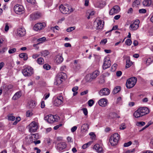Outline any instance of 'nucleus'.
Masks as SVG:
<instances>
[{
  "label": "nucleus",
  "mask_w": 153,
  "mask_h": 153,
  "mask_svg": "<svg viewBox=\"0 0 153 153\" xmlns=\"http://www.w3.org/2000/svg\"><path fill=\"white\" fill-rule=\"evenodd\" d=\"M149 112V110L146 107H140L134 113V116L136 118H138L144 116Z\"/></svg>",
  "instance_id": "nucleus-1"
},
{
  "label": "nucleus",
  "mask_w": 153,
  "mask_h": 153,
  "mask_svg": "<svg viewBox=\"0 0 153 153\" xmlns=\"http://www.w3.org/2000/svg\"><path fill=\"white\" fill-rule=\"evenodd\" d=\"M23 75L25 77H29L32 76L34 73L33 68L30 66L25 65L23 67L22 70Z\"/></svg>",
  "instance_id": "nucleus-2"
},
{
  "label": "nucleus",
  "mask_w": 153,
  "mask_h": 153,
  "mask_svg": "<svg viewBox=\"0 0 153 153\" xmlns=\"http://www.w3.org/2000/svg\"><path fill=\"white\" fill-rule=\"evenodd\" d=\"M59 9L61 12L64 14H69L74 11L73 8L68 5L61 4L59 6Z\"/></svg>",
  "instance_id": "nucleus-3"
},
{
  "label": "nucleus",
  "mask_w": 153,
  "mask_h": 153,
  "mask_svg": "<svg viewBox=\"0 0 153 153\" xmlns=\"http://www.w3.org/2000/svg\"><path fill=\"white\" fill-rule=\"evenodd\" d=\"M137 81L135 77H131L128 79L126 82V85L128 88H131L134 86Z\"/></svg>",
  "instance_id": "nucleus-4"
},
{
  "label": "nucleus",
  "mask_w": 153,
  "mask_h": 153,
  "mask_svg": "<svg viewBox=\"0 0 153 153\" xmlns=\"http://www.w3.org/2000/svg\"><path fill=\"white\" fill-rule=\"evenodd\" d=\"M120 136L117 133H115L112 135L110 137L109 142L112 146L116 145L119 140Z\"/></svg>",
  "instance_id": "nucleus-5"
},
{
  "label": "nucleus",
  "mask_w": 153,
  "mask_h": 153,
  "mask_svg": "<svg viewBox=\"0 0 153 153\" xmlns=\"http://www.w3.org/2000/svg\"><path fill=\"white\" fill-rule=\"evenodd\" d=\"M63 98L62 96H57L55 98L53 102V104L56 106H59L61 105L63 102Z\"/></svg>",
  "instance_id": "nucleus-6"
},
{
  "label": "nucleus",
  "mask_w": 153,
  "mask_h": 153,
  "mask_svg": "<svg viewBox=\"0 0 153 153\" xmlns=\"http://www.w3.org/2000/svg\"><path fill=\"white\" fill-rule=\"evenodd\" d=\"M56 116H53L51 114L46 116L44 117V119L47 121L49 123H52L55 121H57L58 119L56 118Z\"/></svg>",
  "instance_id": "nucleus-7"
},
{
  "label": "nucleus",
  "mask_w": 153,
  "mask_h": 153,
  "mask_svg": "<svg viewBox=\"0 0 153 153\" xmlns=\"http://www.w3.org/2000/svg\"><path fill=\"white\" fill-rule=\"evenodd\" d=\"M38 126L35 122H32L29 126V131L31 132H35L37 129Z\"/></svg>",
  "instance_id": "nucleus-8"
},
{
  "label": "nucleus",
  "mask_w": 153,
  "mask_h": 153,
  "mask_svg": "<svg viewBox=\"0 0 153 153\" xmlns=\"http://www.w3.org/2000/svg\"><path fill=\"white\" fill-rule=\"evenodd\" d=\"M14 10L16 14H19L24 11V8L22 5L16 4L14 7Z\"/></svg>",
  "instance_id": "nucleus-9"
},
{
  "label": "nucleus",
  "mask_w": 153,
  "mask_h": 153,
  "mask_svg": "<svg viewBox=\"0 0 153 153\" xmlns=\"http://www.w3.org/2000/svg\"><path fill=\"white\" fill-rule=\"evenodd\" d=\"M140 21L139 20L137 19L133 23L131 24L129 27L131 30H137L139 27Z\"/></svg>",
  "instance_id": "nucleus-10"
},
{
  "label": "nucleus",
  "mask_w": 153,
  "mask_h": 153,
  "mask_svg": "<svg viewBox=\"0 0 153 153\" xmlns=\"http://www.w3.org/2000/svg\"><path fill=\"white\" fill-rule=\"evenodd\" d=\"M46 26V24L44 22L39 23L36 24L33 27V29L36 31L40 30L44 28Z\"/></svg>",
  "instance_id": "nucleus-11"
},
{
  "label": "nucleus",
  "mask_w": 153,
  "mask_h": 153,
  "mask_svg": "<svg viewBox=\"0 0 153 153\" xmlns=\"http://www.w3.org/2000/svg\"><path fill=\"white\" fill-rule=\"evenodd\" d=\"M120 7L118 5H115L110 10L109 14L110 15L118 13L120 11Z\"/></svg>",
  "instance_id": "nucleus-12"
},
{
  "label": "nucleus",
  "mask_w": 153,
  "mask_h": 153,
  "mask_svg": "<svg viewBox=\"0 0 153 153\" xmlns=\"http://www.w3.org/2000/svg\"><path fill=\"white\" fill-rule=\"evenodd\" d=\"M110 93L109 90L107 88L102 89L99 92V94L101 96L108 95Z\"/></svg>",
  "instance_id": "nucleus-13"
},
{
  "label": "nucleus",
  "mask_w": 153,
  "mask_h": 153,
  "mask_svg": "<svg viewBox=\"0 0 153 153\" xmlns=\"http://www.w3.org/2000/svg\"><path fill=\"white\" fill-rule=\"evenodd\" d=\"M111 62L109 59L105 58L104 59V62L102 66L103 69L105 70L109 68L111 65Z\"/></svg>",
  "instance_id": "nucleus-14"
},
{
  "label": "nucleus",
  "mask_w": 153,
  "mask_h": 153,
  "mask_svg": "<svg viewBox=\"0 0 153 153\" xmlns=\"http://www.w3.org/2000/svg\"><path fill=\"white\" fill-rule=\"evenodd\" d=\"M41 16V14L40 12H37L35 13L31 14L30 15V17L31 19L35 20L40 18Z\"/></svg>",
  "instance_id": "nucleus-15"
},
{
  "label": "nucleus",
  "mask_w": 153,
  "mask_h": 153,
  "mask_svg": "<svg viewBox=\"0 0 153 153\" xmlns=\"http://www.w3.org/2000/svg\"><path fill=\"white\" fill-rule=\"evenodd\" d=\"M66 147V145L65 143L63 142H60L57 144V149L59 151H62L65 149Z\"/></svg>",
  "instance_id": "nucleus-16"
},
{
  "label": "nucleus",
  "mask_w": 153,
  "mask_h": 153,
  "mask_svg": "<svg viewBox=\"0 0 153 153\" xmlns=\"http://www.w3.org/2000/svg\"><path fill=\"white\" fill-rule=\"evenodd\" d=\"M26 33L25 29L23 27L19 28L17 31V34L18 36L20 37L24 36Z\"/></svg>",
  "instance_id": "nucleus-17"
},
{
  "label": "nucleus",
  "mask_w": 153,
  "mask_h": 153,
  "mask_svg": "<svg viewBox=\"0 0 153 153\" xmlns=\"http://www.w3.org/2000/svg\"><path fill=\"white\" fill-rule=\"evenodd\" d=\"M107 100L104 98L100 99L98 103L100 106L104 107L107 105Z\"/></svg>",
  "instance_id": "nucleus-18"
},
{
  "label": "nucleus",
  "mask_w": 153,
  "mask_h": 153,
  "mask_svg": "<svg viewBox=\"0 0 153 153\" xmlns=\"http://www.w3.org/2000/svg\"><path fill=\"white\" fill-rule=\"evenodd\" d=\"M63 60V58L62 57V54H59L56 55V56L55 61L56 62L59 64L61 63Z\"/></svg>",
  "instance_id": "nucleus-19"
},
{
  "label": "nucleus",
  "mask_w": 153,
  "mask_h": 153,
  "mask_svg": "<svg viewBox=\"0 0 153 153\" xmlns=\"http://www.w3.org/2000/svg\"><path fill=\"white\" fill-rule=\"evenodd\" d=\"M93 149L96 150L98 152L101 153L102 152L103 149L101 146L99 144H95L93 147Z\"/></svg>",
  "instance_id": "nucleus-20"
},
{
  "label": "nucleus",
  "mask_w": 153,
  "mask_h": 153,
  "mask_svg": "<svg viewBox=\"0 0 153 153\" xmlns=\"http://www.w3.org/2000/svg\"><path fill=\"white\" fill-rule=\"evenodd\" d=\"M104 22L101 20H99L97 22V29H102L103 28L104 26Z\"/></svg>",
  "instance_id": "nucleus-21"
},
{
  "label": "nucleus",
  "mask_w": 153,
  "mask_h": 153,
  "mask_svg": "<svg viewBox=\"0 0 153 153\" xmlns=\"http://www.w3.org/2000/svg\"><path fill=\"white\" fill-rule=\"evenodd\" d=\"M57 77L61 79H64L66 78V75L65 73L61 72L58 74Z\"/></svg>",
  "instance_id": "nucleus-22"
},
{
  "label": "nucleus",
  "mask_w": 153,
  "mask_h": 153,
  "mask_svg": "<svg viewBox=\"0 0 153 153\" xmlns=\"http://www.w3.org/2000/svg\"><path fill=\"white\" fill-rule=\"evenodd\" d=\"M152 2V0H144L143 2V4L144 6L149 7L151 5Z\"/></svg>",
  "instance_id": "nucleus-23"
},
{
  "label": "nucleus",
  "mask_w": 153,
  "mask_h": 153,
  "mask_svg": "<svg viewBox=\"0 0 153 153\" xmlns=\"http://www.w3.org/2000/svg\"><path fill=\"white\" fill-rule=\"evenodd\" d=\"M19 57L21 58H23L24 60H26L28 59L27 54L26 53H22L19 55Z\"/></svg>",
  "instance_id": "nucleus-24"
},
{
  "label": "nucleus",
  "mask_w": 153,
  "mask_h": 153,
  "mask_svg": "<svg viewBox=\"0 0 153 153\" xmlns=\"http://www.w3.org/2000/svg\"><path fill=\"white\" fill-rule=\"evenodd\" d=\"M99 72L98 71H94L91 76V78L92 79H95L99 75Z\"/></svg>",
  "instance_id": "nucleus-25"
},
{
  "label": "nucleus",
  "mask_w": 153,
  "mask_h": 153,
  "mask_svg": "<svg viewBox=\"0 0 153 153\" xmlns=\"http://www.w3.org/2000/svg\"><path fill=\"white\" fill-rule=\"evenodd\" d=\"M21 96V94L20 92H18L16 93L12 98L13 100H15L19 98Z\"/></svg>",
  "instance_id": "nucleus-26"
},
{
  "label": "nucleus",
  "mask_w": 153,
  "mask_h": 153,
  "mask_svg": "<svg viewBox=\"0 0 153 153\" xmlns=\"http://www.w3.org/2000/svg\"><path fill=\"white\" fill-rule=\"evenodd\" d=\"M121 89V88L120 86H116L113 90L112 93L114 94H115L119 92Z\"/></svg>",
  "instance_id": "nucleus-27"
},
{
  "label": "nucleus",
  "mask_w": 153,
  "mask_h": 153,
  "mask_svg": "<svg viewBox=\"0 0 153 153\" xmlns=\"http://www.w3.org/2000/svg\"><path fill=\"white\" fill-rule=\"evenodd\" d=\"M109 116L110 117L111 119L115 118L116 117H117L118 118L120 117V116H117V114L114 112H111L110 113Z\"/></svg>",
  "instance_id": "nucleus-28"
},
{
  "label": "nucleus",
  "mask_w": 153,
  "mask_h": 153,
  "mask_svg": "<svg viewBox=\"0 0 153 153\" xmlns=\"http://www.w3.org/2000/svg\"><path fill=\"white\" fill-rule=\"evenodd\" d=\"M132 64V62L129 59H127L126 60V67L129 68Z\"/></svg>",
  "instance_id": "nucleus-29"
},
{
  "label": "nucleus",
  "mask_w": 153,
  "mask_h": 153,
  "mask_svg": "<svg viewBox=\"0 0 153 153\" xmlns=\"http://www.w3.org/2000/svg\"><path fill=\"white\" fill-rule=\"evenodd\" d=\"M37 62L39 65H42L44 63V60L43 58L40 57L38 59Z\"/></svg>",
  "instance_id": "nucleus-30"
},
{
  "label": "nucleus",
  "mask_w": 153,
  "mask_h": 153,
  "mask_svg": "<svg viewBox=\"0 0 153 153\" xmlns=\"http://www.w3.org/2000/svg\"><path fill=\"white\" fill-rule=\"evenodd\" d=\"M8 120L10 121H14L15 119V117L11 114H8L7 116Z\"/></svg>",
  "instance_id": "nucleus-31"
},
{
  "label": "nucleus",
  "mask_w": 153,
  "mask_h": 153,
  "mask_svg": "<svg viewBox=\"0 0 153 153\" xmlns=\"http://www.w3.org/2000/svg\"><path fill=\"white\" fill-rule=\"evenodd\" d=\"M146 124L145 122L143 121L137 122L136 123V125L137 126L141 127L144 126Z\"/></svg>",
  "instance_id": "nucleus-32"
},
{
  "label": "nucleus",
  "mask_w": 153,
  "mask_h": 153,
  "mask_svg": "<svg viewBox=\"0 0 153 153\" xmlns=\"http://www.w3.org/2000/svg\"><path fill=\"white\" fill-rule=\"evenodd\" d=\"M81 128L84 131H87L89 128L88 125L87 124H83Z\"/></svg>",
  "instance_id": "nucleus-33"
},
{
  "label": "nucleus",
  "mask_w": 153,
  "mask_h": 153,
  "mask_svg": "<svg viewBox=\"0 0 153 153\" xmlns=\"http://www.w3.org/2000/svg\"><path fill=\"white\" fill-rule=\"evenodd\" d=\"M153 61V58H149L146 60V63L147 65H149Z\"/></svg>",
  "instance_id": "nucleus-34"
},
{
  "label": "nucleus",
  "mask_w": 153,
  "mask_h": 153,
  "mask_svg": "<svg viewBox=\"0 0 153 153\" xmlns=\"http://www.w3.org/2000/svg\"><path fill=\"white\" fill-rule=\"evenodd\" d=\"M140 4V1L139 0H136L133 3L132 6L133 7H137L138 5Z\"/></svg>",
  "instance_id": "nucleus-35"
},
{
  "label": "nucleus",
  "mask_w": 153,
  "mask_h": 153,
  "mask_svg": "<svg viewBox=\"0 0 153 153\" xmlns=\"http://www.w3.org/2000/svg\"><path fill=\"white\" fill-rule=\"evenodd\" d=\"M62 79L57 77L55 84L56 85H59L62 83Z\"/></svg>",
  "instance_id": "nucleus-36"
},
{
  "label": "nucleus",
  "mask_w": 153,
  "mask_h": 153,
  "mask_svg": "<svg viewBox=\"0 0 153 153\" xmlns=\"http://www.w3.org/2000/svg\"><path fill=\"white\" fill-rule=\"evenodd\" d=\"M42 56L45 57L49 54V52L47 50H45L41 52Z\"/></svg>",
  "instance_id": "nucleus-37"
},
{
  "label": "nucleus",
  "mask_w": 153,
  "mask_h": 153,
  "mask_svg": "<svg viewBox=\"0 0 153 153\" xmlns=\"http://www.w3.org/2000/svg\"><path fill=\"white\" fill-rule=\"evenodd\" d=\"M91 142H89L86 143L85 144L82 146V148L83 149H86L91 145Z\"/></svg>",
  "instance_id": "nucleus-38"
},
{
  "label": "nucleus",
  "mask_w": 153,
  "mask_h": 153,
  "mask_svg": "<svg viewBox=\"0 0 153 153\" xmlns=\"http://www.w3.org/2000/svg\"><path fill=\"white\" fill-rule=\"evenodd\" d=\"M75 29V27H71L68 28L66 30V31L67 32H69L74 30Z\"/></svg>",
  "instance_id": "nucleus-39"
},
{
  "label": "nucleus",
  "mask_w": 153,
  "mask_h": 153,
  "mask_svg": "<svg viewBox=\"0 0 153 153\" xmlns=\"http://www.w3.org/2000/svg\"><path fill=\"white\" fill-rule=\"evenodd\" d=\"M118 26L117 25H115V26H114L111 30H109V31H107V32H106L105 33V34H107V33H109V32H111V31H112V30H117V28H118Z\"/></svg>",
  "instance_id": "nucleus-40"
},
{
  "label": "nucleus",
  "mask_w": 153,
  "mask_h": 153,
  "mask_svg": "<svg viewBox=\"0 0 153 153\" xmlns=\"http://www.w3.org/2000/svg\"><path fill=\"white\" fill-rule=\"evenodd\" d=\"M125 43L126 45L130 46L132 43V41L131 39H128L126 40Z\"/></svg>",
  "instance_id": "nucleus-41"
},
{
  "label": "nucleus",
  "mask_w": 153,
  "mask_h": 153,
  "mask_svg": "<svg viewBox=\"0 0 153 153\" xmlns=\"http://www.w3.org/2000/svg\"><path fill=\"white\" fill-rule=\"evenodd\" d=\"M43 68L46 70H48L51 68V66L48 64H45L43 65Z\"/></svg>",
  "instance_id": "nucleus-42"
},
{
  "label": "nucleus",
  "mask_w": 153,
  "mask_h": 153,
  "mask_svg": "<svg viewBox=\"0 0 153 153\" xmlns=\"http://www.w3.org/2000/svg\"><path fill=\"white\" fill-rule=\"evenodd\" d=\"M94 103V101L92 100H90L88 102V105L90 107L92 106Z\"/></svg>",
  "instance_id": "nucleus-43"
},
{
  "label": "nucleus",
  "mask_w": 153,
  "mask_h": 153,
  "mask_svg": "<svg viewBox=\"0 0 153 153\" xmlns=\"http://www.w3.org/2000/svg\"><path fill=\"white\" fill-rule=\"evenodd\" d=\"M16 49L15 48H13L9 50L8 53L10 54H12L15 53L16 51Z\"/></svg>",
  "instance_id": "nucleus-44"
},
{
  "label": "nucleus",
  "mask_w": 153,
  "mask_h": 153,
  "mask_svg": "<svg viewBox=\"0 0 153 153\" xmlns=\"http://www.w3.org/2000/svg\"><path fill=\"white\" fill-rule=\"evenodd\" d=\"M139 12L140 13H146V10L145 9H141L139 10Z\"/></svg>",
  "instance_id": "nucleus-45"
},
{
  "label": "nucleus",
  "mask_w": 153,
  "mask_h": 153,
  "mask_svg": "<svg viewBox=\"0 0 153 153\" xmlns=\"http://www.w3.org/2000/svg\"><path fill=\"white\" fill-rule=\"evenodd\" d=\"M32 114V113L30 111H27L26 113V116L27 117H30L31 116Z\"/></svg>",
  "instance_id": "nucleus-46"
},
{
  "label": "nucleus",
  "mask_w": 153,
  "mask_h": 153,
  "mask_svg": "<svg viewBox=\"0 0 153 153\" xmlns=\"http://www.w3.org/2000/svg\"><path fill=\"white\" fill-rule=\"evenodd\" d=\"M82 110L83 111V112L85 116L87 115L88 112L87 108H83L82 109Z\"/></svg>",
  "instance_id": "nucleus-47"
},
{
  "label": "nucleus",
  "mask_w": 153,
  "mask_h": 153,
  "mask_svg": "<svg viewBox=\"0 0 153 153\" xmlns=\"http://www.w3.org/2000/svg\"><path fill=\"white\" fill-rule=\"evenodd\" d=\"M132 144V142L131 141H129L128 143H125L124 144V146L125 147H128L130 146Z\"/></svg>",
  "instance_id": "nucleus-48"
},
{
  "label": "nucleus",
  "mask_w": 153,
  "mask_h": 153,
  "mask_svg": "<svg viewBox=\"0 0 153 153\" xmlns=\"http://www.w3.org/2000/svg\"><path fill=\"white\" fill-rule=\"evenodd\" d=\"M126 128V126L125 123H122L120 126V129L124 130Z\"/></svg>",
  "instance_id": "nucleus-49"
},
{
  "label": "nucleus",
  "mask_w": 153,
  "mask_h": 153,
  "mask_svg": "<svg viewBox=\"0 0 153 153\" xmlns=\"http://www.w3.org/2000/svg\"><path fill=\"white\" fill-rule=\"evenodd\" d=\"M9 29V26H8V24L6 23L5 24V26L4 28V30L5 31H7Z\"/></svg>",
  "instance_id": "nucleus-50"
},
{
  "label": "nucleus",
  "mask_w": 153,
  "mask_h": 153,
  "mask_svg": "<svg viewBox=\"0 0 153 153\" xmlns=\"http://www.w3.org/2000/svg\"><path fill=\"white\" fill-rule=\"evenodd\" d=\"M46 39L45 37H42L41 38L38 39L37 41L38 42H42L43 41H45Z\"/></svg>",
  "instance_id": "nucleus-51"
},
{
  "label": "nucleus",
  "mask_w": 153,
  "mask_h": 153,
  "mask_svg": "<svg viewBox=\"0 0 153 153\" xmlns=\"http://www.w3.org/2000/svg\"><path fill=\"white\" fill-rule=\"evenodd\" d=\"M77 128V126H75L72 127L71 129V131L72 132H74L75 131Z\"/></svg>",
  "instance_id": "nucleus-52"
},
{
  "label": "nucleus",
  "mask_w": 153,
  "mask_h": 153,
  "mask_svg": "<svg viewBox=\"0 0 153 153\" xmlns=\"http://www.w3.org/2000/svg\"><path fill=\"white\" fill-rule=\"evenodd\" d=\"M122 74V72L121 71H118L116 72V75L117 76H120Z\"/></svg>",
  "instance_id": "nucleus-53"
},
{
  "label": "nucleus",
  "mask_w": 153,
  "mask_h": 153,
  "mask_svg": "<svg viewBox=\"0 0 153 153\" xmlns=\"http://www.w3.org/2000/svg\"><path fill=\"white\" fill-rule=\"evenodd\" d=\"M88 90H86L81 92L80 94L81 95H83L85 94H86L88 93Z\"/></svg>",
  "instance_id": "nucleus-54"
},
{
  "label": "nucleus",
  "mask_w": 153,
  "mask_h": 153,
  "mask_svg": "<svg viewBox=\"0 0 153 153\" xmlns=\"http://www.w3.org/2000/svg\"><path fill=\"white\" fill-rule=\"evenodd\" d=\"M62 126V124H60L59 125L56 126L54 127L53 128L54 130H56L57 129L59 128V127L61 126Z\"/></svg>",
  "instance_id": "nucleus-55"
},
{
  "label": "nucleus",
  "mask_w": 153,
  "mask_h": 153,
  "mask_svg": "<svg viewBox=\"0 0 153 153\" xmlns=\"http://www.w3.org/2000/svg\"><path fill=\"white\" fill-rule=\"evenodd\" d=\"M78 89V87L77 86L74 87L72 89V91L74 92H77L76 91Z\"/></svg>",
  "instance_id": "nucleus-56"
},
{
  "label": "nucleus",
  "mask_w": 153,
  "mask_h": 153,
  "mask_svg": "<svg viewBox=\"0 0 153 153\" xmlns=\"http://www.w3.org/2000/svg\"><path fill=\"white\" fill-rule=\"evenodd\" d=\"M133 10L132 8H130L127 11V13L128 14L131 13L133 12Z\"/></svg>",
  "instance_id": "nucleus-57"
},
{
  "label": "nucleus",
  "mask_w": 153,
  "mask_h": 153,
  "mask_svg": "<svg viewBox=\"0 0 153 153\" xmlns=\"http://www.w3.org/2000/svg\"><path fill=\"white\" fill-rule=\"evenodd\" d=\"M39 55L37 54H35L32 56V58L33 59H36L39 56Z\"/></svg>",
  "instance_id": "nucleus-58"
},
{
  "label": "nucleus",
  "mask_w": 153,
  "mask_h": 153,
  "mask_svg": "<svg viewBox=\"0 0 153 153\" xmlns=\"http://www.w3.org/2000/svg\"><path fill=\"white\" fill-rule=\"evenodd\" d=\"M34 149V150H36V153H40L41 152V150L37 147H35Z\"/></svg>",
  "instance_id": "nucleus-59"
},
{
  "label": "nucleus",
  "mask_w": 153,
  "mask_h": 153,
  "mask_svg": "<svg viewBox=\"0 0 153 153\" xmlns=\"http://www.w3.org/2000/svg\"><path fill=\"white\" fill-rule=\"evenodd\" d=\"M64 46L66 47H71V44L68 43H65L64 44Z\"/></svg>",
  "instance_id": "nucleus-60"
},
{
  "label": "nucleus",
  "mask_w": 153,
  "mask_h": 153,
  "mask_svg": "<svg viewBox=\"0 0 153 153\" xmlns=\"http://www.w3.org/2000/svg\"><path fill=\"white\" fill-rule=\"evenodd\" d=\"M117 66V65L116 64H114L111 67V68L114 70H115L116 69V67Z\"/></svg>",
  "instance_id": "nucleus-61"
},
{
  "label": "nucleus",
  "mask_w": 153,
  "mask_h": 153,
  "mask_svg": "<svg viewBox=\"0 0 153 153\" xmlns=\"http://www.w3.org/2000/svg\"><path fill=\"white\" fill-rule=\"evenodd\" d=\"M45 107V102L42 101L41 103V107L42 108H43Z\"/></svg>",
  "instance_id": "nucleus-62"
},
{
  "label": "nucleus",
  "mask_w": 153,
  "mask_h": 153,
  "mask_svg": "<svg viewBox=\"0 0 153 153\" xmlns=\"http://www.w3.org/2000/svg\"><path fill=\"white\" fill-rule=\"evenodd\" d=\"M107 42V40L106 39H104L103 40H102L100 42V43H104L105 44Z\"/></svg>",
  "instance_id": "nucleus-63"
},
{
  "label": "nucleus",
  "mask_w": 153,
  "mask_h": 153,
  "mask_svg": "<svg viewBox=\"0 0 153 153\" xmlns=\"http://www.w3.org/2000/svg\"><path fill=\"white\" fill-rule=\"evenodd\" d=\"M66 67L65 65H63V66H62L61 68H60V70L61 71H64L65 70V69H66Z\"/></svg>",
  "instance_id": "nucleus-64"
}]
</instances>
